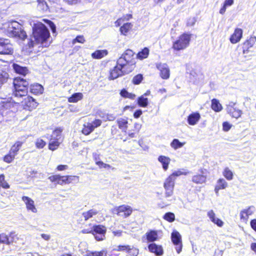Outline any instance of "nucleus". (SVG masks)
Wrapping results in <instances>:
<instances>
[{"mask_svg": "<svg viewBox=\"0 0 256 256\" xmlns=\"http://www.w3.org/2000/svg\"><path fill=\"white\" fill-rule=\"evenodd\" d=\"M61 132H62V130H59V129L56 130H54L53 132L51 138H54L55 140H61Z\"/></svg>", "mask_w": 256, "mask_h": 256, "instance_id": "nucleus-52", "label": "nucleus"}, {"mask_svg": "<svg viewBox=\"0 0 256 256\" xmlns=\"http://www.w3.org/2000/svg\"><path fill=\"white\" fill-rule=\"evenodd\" d=\"M94 127L90 122H86L83 125L82 132L84 135H88L94 130Z\"/></svg>", "mask_w": 256, "mask_h": 256, "instance_id": "nucleus-32", "label": "nucleus"}, {"mask_svg": "<svg viewBox=\"0 0 256 256\" xmlns=\"http://www.w3.org/2000/svg\"><path fill=\"white\" fill-rule=\"evenodd\" d=\"M130 246L128 245H124V246H118L116 248H115L114 250L117 252H121V251H126V252H128V250H130Z\"/></svg>", "mask_w": 256, "mask_h": 256, "instance_id": "nucleus-53", "label": "nucleus"}, {"mask_svg": "<svg viewBox=\"0 0 256 256\" xmlns=\"http://www.w3.org/2000/svg\"><path fill=\"white\" fill-rule=\"evenodd\" d=\"M0 29L8 36L18 37L24 39L26 37V33L22 29V26L16 21H8L2 23Z\"/></svg>", "mask_w": 256, "mask_h": 256, "instance_id": "nucleus-2", "label": "nucleus"}, {"mask_svg": "<svg viewBox=\"0 0 256 256\" xmlns=\"http://www.w3.org/2000/svg\"><path fill=\"white\" fill-rule=\"evenodd\" d=\"M164 218L169 222H172L175 220V216L174 214L172 212H167L164 216Z\"/></svg>", "mask_w": 256, "mask_h": 256, "instance_id": "nucleus-49", "label": "nucleus"}, {"mask_svg": "<svg viewBox=\"0 0 256 256\" xmlns=\"http://www.w3.org/2000/svg\"><path fill=\"white\" fill-rule=\"evenodd\" d=\"M149 54V50L147 48H145L137 54V58L139 59L142 60L146 58Z\"/></svg>", "mask_w": 256, "mask_h": 256, "instance_id": "nucleus-43", "label": "nucleus"}, {"mask_svg": "<svg viewBox=\"0 0 256 256\" xmlns=\"http://www.w3.org/2000/svg\"><path fill=\"white\" fill-rule=\"evenodd\" d=\"M68 180V184L72 182H78L79 180V177L78 176H66Z\"/></svg>", "mask_w": 256, "mask_h": 256, "instance_id": "nucleus-59", "label": "nucleus"}, {"mask_svg": "<svg viewBox=\"0 0 256 256\" xmlns=\"http://www.w3.org/2000/svg\"><path fill=\"white\" fill-rule=\"evenodd\" d=\"M85 40L84 37L82 36H77L76 38L73 40L72 43L73 44H74L76 42L83 44Z\"/></svg>", "mask_w": 256, "mask_h": 256, "instance_id": "nucleus-57", "label": "nucleus"}, {"mask_svg": "<svg viewBox=\"0 0 256 256\" xmlns=\"http://www.w3.org/2000/svg\"><path fill=\"white\" fill-rule=\"evenodd\" d=\"M188 173V172H186L184 170H180L174 171L170 176L176 180V176H179L181 175H186Z\"/></svg>", "mask_w": 256, "mask_h": 256, "instance_id": "nucleus-46", "label": "nucleus"}, {"mask_svg": "<svg viewBox=\"0 0 256 256\" xmlns=\"http://www.w3.org/2000/svg\"><path fill=\"white\" fill-rule=\"evenodd\" d=\"M128 256H137L138 254V250L133 246L130 248V250H128Z\"/></svg>", "mask_w": 256, "mask_h": 256, "instance_id": "nucleus-56", "label": "nucleus"}, {"mask_svg": "<svg viewBox=\"0 0 256 256\" xmlns=\"http://www.w3.org/2000/svg\"><path fill=\"white\" fill-rule=\"evenodd\" d=\"M201 174H196L192 176V182L196 184H202L206 182V176L204 175L203 170H202Z\"/></svg>", "mask_w": 256, "mask_h": 256, "instance_id": "nucleus-20", "label": "nucleus"}, {"mask_svg": "<svg viewBox=\"0 0 256 256\" xmlns=\"http://www.w3.org/2000/svg\"><path fill=\"white\" fill-rule=\"evenodd\" d=\"M46 142L42 139L38 138L36 140V146L37 148H42L46 146Z\"/></svg>", "mask_w": 256, "mask_h": 256, "instance_id": "nucleus-55", "label": "nucleus"}, {"mask_svg": "<svg viewBox=\"0 0 256 256\" xmlns=\"http://www.w3.org/2000/svg\"><path fill=\"white\" fill-rule=\"evenodd\" d=\"M148 250L155 254L156 256H162L164 254V250L162 246L152 243L148 246Z\"/></svg>", "mask_w": 256, "mask_h": 256, "instance_id": "nucleus-16", "label": "nucleus"}, {"mask_svg": "<svg viewBox=\"0 0 256 256\" xmlns=\"http://www.w3.org/2000/svg\"><path fill=\"white\" fill-rule=\"evenodd\" d=\"M15 156H16L9 152V153L4 156V160L7 163H10L14 159Z\"/></svg>", "mask_w": 256, "mask_h": 256, "instance_id": "nucleus-50", "label": "nucleus"}, {"mask_svg": "<svg viewBox=\"0 0 256 256\" xmlns=\"http://www.w3.org/2000/svg\"><path fill=\"white\" fill-rule=\"evenodd\" d=\"M18 102H4L2 104V106L6 109H12L15 106H17Z\"/></svg>", "mask_w": 256, "mask_h": 256, "instance_id": "nucleus-44", "label": "nucleus"}, {"mask_svg": "<svg viewBox=\"0 0 256 256\" xmlns=\"http://www.w3.org/2000/svg\"><path fill=\"white\" fill-rule=\"evenodd\" d=\"M243 31L240 28H236L233 34L230 38V42L232 44H236L242 38Z\"/></svg>", "mask_w": 256, "mask_h": 256, "instance_id": "nucleus-15", "label": "nucleus"}, {"mask_svg": "<svg viewBox=\"0 0 256 256\" xmlns=\"http://www.w3.org/2000/svg\"><path fill=\"white\" fill-rule=\"evenodd\" d=\"M226 110L230 116L236 118L240 117L242 114V111L236 108V104L234 102H230L226 106Z\"/></svg>", "mask_w": 256, "mask_h": 256, "instance_id": "nucleus-9", "label": "nucleus"}, {"mask_svg": "<svg viewBox=\"0 0 256 256\" xmlns=\"http://www.w3.org/2000/svg\"><path fill=\"white\" fill-rule=\"evenodd\" d=\"M87 256H107V250H103L100 252H92V251H88L86 252Z\"/></svg>", "mask_w": 256, "mask_h": 256, "instance_id": "nucleus-39", "label": "nucleus"}, {"mask_svg": "<svg viewBox=\"0 0 256 256\" xmlns=\"http://www.w3.org/2000/svg\"><path fill=\"white\" fill-rule=\"evenodd\" d=\"M106 228L102 225H96L93 226V232L96 234H106Z\"/></svg>", "mask_w": 256, "mask_h": 256, "instance_id": "nucleus-33", "label": "nucleus"}, {"mask_svg": "<svg viewBox=\"0 0 256 256\" xmlns=\"http://www.w3.org/2000/svg\"><path fill=\"white\" fill-rule=\"evenodd\" d=\"M60 175H54L52 176L48 177V179L50 180L52 182H56L57 184H58V180L60 178Z\"/></svg>", "mask_w": 256, "mask_h": 256, "instance_id": "nucleus-62", "label": "nucleus"}, {"mask_svg": "<svg viewBox=\"0 0 256 256\" xmlns=\"http://www.w3.org/2000/svg\"><path fill=\"white\" fill-rule=\"evenodd\" d=\"M92 234L94 236L95 239L98 241H102L105 239L106 234H96L92 233Z\"/></svg>", "mask_w": 256, "mask_h": 256, "instance_id": "nucleus-61", "label": "nucleus"}, {"mask_svg": "<svg viewBox=\"0 0 256 256\" xmlns=\"http://www.w3.org/2000/svg\"><path fill=\"white\" fill-rule=\"evenodd\" d=\"M83 98V94L81 92H77L73 94L68 99L70 102H76Z\"/></svg>", "mask_w": 256, "mask_h": 256, "instance_id": "nucleus-34", "label": "nucleus"}, {"mask_svg": "<svg viewBox=\"0 0 256 256\" xmlns=\"http://www.w3.org/2000/svg\"><path fill=\"white\" fill-rule=\"evenodd\" d=\"M13 49L10 41L8 39L0 38V54H10Z\"/></svg>", "mask_w": 256, "mask_h": 256, "instance_id": "nucleus-8", "label": "nucleus"}, {"mask_svg": "<svg viewBox=\"0 0 256 256\" xmlns=\"http://www.w3.org/2000/svg\"><path fill=\"white\" fill-rule=\"evenodd\" d=\"M134 55V52L132 50H127L126 52L122 54V57L124 60L128 62V64H132L133 56Z\"/></svg>", "mask_w": 256, "mask_h": 256, "instance_id": "nucleus-25", "label": "nucleus"}, {"mask_svg": "<svg viewBox=\"0 0 256 256\" xmlns=\"http://www.w3.org/2000/svg\"><path fill=\"white\" fill-rule=\"evenodd\" d=\"M91 124H92L94 130L96 128H98L101 125L102 121L100 120H96Z\"/></svg>", "mask_w": 256, "mask_h": 256, "instance_id": "nucleus-64", "label": "nucleus"}, {"mask_svg": "<svg viewBox=\"0 0 256 256\" xmlns=\"http://www.w3.org/2000/svg\"><path fill=\"white\" fill-rule=\"evenodd\" d=\"M68 178L66 176H60L58 180V184L62 185L64 184H68Z\"/></svg>", "mask_w": 256, "mask_h": 256, "instance_id": "nucleus-63", "label": "nucleus"}, {"mask_svg": "<svg viewBox=\"0 0 256 256\" xmlns=\"http://www.w3.org/2000/svg\"><path fill=\"white\" fill-rule=\"evenodd\" d=\"M156 67L160 71V74L162 78L167 80L170 76V70L166 64L157 63Z\"/></svg>", "mask_w": 256, "mask_h": 256, "instance_id": "nucleus-12", "label": "nucleus"}, {"mask_svg": "<svg viewBox=\"0 0 256 256\" xmlns=\"http://www.w3.org/2000/svg\"><path fill=\"white\" fill-rule=\"evenodd\" d=\"M13 68L16 73L22 76H26L28 72L26 68L21 66L17 64H14Z\"/></svg>", "mask_w": 256, "mask_h": 256, "instance_id": "nucleus-30", "label": "nucleus"}, {"mask_svg": "<svg viewBox=\"0 0 256 256\" xmlns=\"http://www.w3.org/2000/svg\"><path fill=\"white\" fill-rule=\"evenodd\" d=\"M22 200L24 202L26 208L28 211L33 213H36L38 212V209L34 204V202L31 198L26 196H23Z\"/></svg>", "mask_w": 256, "mask_h": 256, "instance_id": "nucleus-14", "label": "nucleus"}, {"mask_svg": "<svg viewBox=\"0 0 256 256\" xmlns=\"http://www.w3.org/2000/svg\"><path fill=\"white\" fill-rule=\"evenodd\" d=\"M228 186V182L222 178H219L214 187V192L217 196H218L220 190L226 189Z\"/></svg>", "mask_w": 256, "mask_h": 256, "instance_id": "nucleus-18", "label": "nucleus"}, {"mask_svg": "<svg viewBox=\"0 0 256 256\" xmlns=\"http://www.w3.org/2000/svg\"><path fill=\"white\" fill-rule=\"evenodd\" d=\"M120 96L124 98L134 100L136 96L135 94L128 92L126 90L123 89L120 92Z\"/></svg>", "mask_w": 256, "mask_h": 256, "instance_id": "nucleus-42", "label": "nucleus"}, {"mask_svg": "<svg viewBox=\"0 0 256 256\" xmlns=\"http://www.w3.org/2000/svg\"><path fill=\"white\" fill-rule=\"evenodd\" d=\"M158 160L161 163L164 170V171L167 170L170 162V159L168 157L160 156L158 158Z\"/></svg>", "mask_w": 256, "mask_h": 256, "instance_id": "nucleus-22", "label": "nucleus"}, {"mask_svg": "<svg viewBox=\"0 0 256 256\" xmlns=\"http://www.w3.org/2000/svg\"><path fill=\"white\" fill-rule=\"evenodd\" d=\"M138 104L140 107L146 108L148 104V98L141 96L138 98Z\"/></svg>", "mask_w": 256, "mask_h": 256, "instance_id": "nucleus-40", "label": "nucleus"}, {"mask_svg": "<svg viewBox=\"0 0 256 256\" xmlns=\"http://www.w3.org/2000/svg\"><path fill=\"white\" fill-rule=\"evenodd\" d=\"M256 211L255 207L250 206L248 208L242 210L240 214V220L244 222H246L250 216H252Z\"/></svg>", "mask_w": 256, "mask_h": 256, "instance_id": "nucleus-13", "label": "nucleus"}, {"mask_svg": "<svg viewBox=\"0 0 256 256\" xmlns=\"http://www.w3.org/2000/svg\"><path fill=\"white\" fill-rule=\"evenodd\" d=\"M133 212L132 208L127 204H122L112 209V212L124 218L130 216Z\"/></svg>", "mask_w": 256, "mask_h": 256, "instance_id": "nucleus-5", "label": "nucleus"}, {"mask_svg": "<svg viewBox=\"0 0 256 256\" xmlns=\"http://www.w3.org/2000/svg\"><path fill=\"white\" fill-rule=\"evenodd\" d=\"M30 91L35 94H42L44 91L42 86L38 84H32L30 88Z\"/></svg>", "mask_w": 256, "mask_h": 256, "instance_id": "nucleus-23", "label": "nucleus"}, {"mask_svg": "<svg viewBox=\"0 0 256 256\" xmlns=\"http://www.w3.org/2000/svg\"><path fill=\"white\" fill-rule=\"evenodd\" d=\"M8 244H10L16 240L18 239L17 235L14 232H10L8 236Z\"/></svg>", "mask_w": 256, "mask_h": 256, "instance_id": "nucleus-48", "label": "nucleus"}, {"mask_svg": "<svg viewBox=\"0 0 256 256\" xmlns=\"http://www.w3.org/2000/svg\"><path fill=\"white\" fill-rule=\"evenodd\" d=\"M8 236L6 234L4 233L0 234V243L8 244Z\"/></svg>", "mask_w": 256, "mask_h": 256, "instance_id": "nucleus-58", "label": "nucleus"}, {"mask_svg": "<svg viewBox=\"0 0 256 256\" xmlns=\"http://www.w3.org/2000/svg\"><path fill=\"white\" fill-rule=\"evenodd\" d=\"M98 213V211L96 209L92 208L84 212L82 215L84 220H87L88 219L93 218L94 216L96 215Z\"/></svg>", "mask_w": 256, "mask_h": 256, "instance_id": "nucleus-26", "label": "nucleus"}, {"mask_svg": "<svg viewBox=\"0 0 256 256\" xmlns=\"http://www.w3.org/2000/svg\"><path fill=\"white\" fill-rule=\"evenodd\" d=\"M200 115L198 112H193L190 114L188 118V122L190 125H196L200 120Z\"/></svg>", "mask_w": 256, "mask_h": 256, "instance_id": "nucleus-21", "label": "nucleus"}, {"mask_svg": "<svg viewBox=\"0 0 256 256\" xmlns=\"http://www.w3.org/2000/svg\"><path fill=\"white\" fill-rule=\"evenodd\" d=\"M133 25L130 22H126L120 28V32L122 34L127 36L128 33L132 30Z\"/></svg>", "mask_w": 256, "mask_h": 256, "instance_id": "nucleus-28", "label": "nucleus"}, {"mask_svg": "<svg viewBox=\"0 0 256 256\" xmlns=\"http://www.w3.org/2000/svg\"><path fill=\"white\" fill-rule=\"evenodd\" d=\"M37 8L38 10L42 12H47L48 10V6L45 0H37Z\"/></svg>", "mask_w": 256, "mask_h": 256, "instance_id": "nucleus-31", "label": "nucleus"}, {"mask_svg": "<svg viewBox=\"0 0 256 256\" xmlns=\"http://www.w3.org/2000/svg\"><path fill=\"white\" fill-rule=\"evenodd\" d=\"M142 76L140 74H138L133 78L132 82L134 84H140L142 80Z\"/></svg>", "mask_w": 256, "mask_h": 256, "instance_id": "nucleus-54", "label": "nucleus"}, {"mask_svg": "<svg viewBox=\"0 0 256 256\" xmlns=\"http://www.w3.org/2000/svg\"><path fill=\"white\" fill-rule=\"evenodd\" d=\"M43 20L48 24L50 27L51 28L52 32H55L56 30V28L54 24L50 20L44 19Z\"/></svg>", "mask_w": 256, "mask_h": 256, "instance_id": "nucleus-60", "label": "nucleus"}, {"mask_svg": "<svg viewBox=\"0 0 256 256\" xmlns=\"http://www.w3.org/2000/svg\"><path fill=\"white\" fill-rule=\"evenodd\" d=\"M174 184L175 180L170 176L166 179L164 183V188L165 190V198H168L172 196Z\"/></svg>", "mask_w": 256, "mask_h": 256, "instance_id": "nucleus-6", "label": "nucleus"}, {"mask_svg": "<svg viewBox=\"0 0 256 256\" xmlns=\"http://www.w3.org/2000/svg\"><path fill=\"white\" fill-rule=\"evenodd\" d=\"M2 186L4 188H8L9 184L4 180V176L3 174L0 175V187Z\"/></svg>", "mask_w": 256, "mask_h": 256, "instance_id": "nucleus-51", "label": "nucleus"}, {"mask_svg": "<svg viewBox=\"0 0 256 256\" xmlns=\"http://www.w3.org/2000/svg\"><path fill=\"white\" fill-rule=\"evenodd\" d=\"M148 242L159 240L162 236V232L160 230H149L145 234Z\"/></svg>", "mask_w": 256, "mask_h": 256, "instance_id": "nucleus-10", "label": "nucleus"}, {"mask_svg": "<svg viewBox=\"0 0 256 256\" xmlns=\"http://www.w3.org/2000/svg\"><path fill=\"white\" fill-rule=\"evenodd\" d=\"M222 175L228 180H231L233 179V172L228 167H226L224 168L222 172Z\"/></svg>", "mask_w": 256, "mask_h": 256, "instance_id": "nucleus-37", "label": "nucleus"}, {"mask_svg": "<svg viewBox=\"0 0 256 256\" xmlns=\"http://www.w3.org/2000/svg\"><path fill=\"white\" fill-rule=\"evenodd\" d=\"M14 91L13 95L15 97H22L26 96L28 94V82L20 77H17L14 80Z\"/></svg>", "mask_w": 256, "mask_h": 256, "instance_id": "nucleus-3", "label": "nucleus"}, {"mask_svg": "<svg viewBox=\"0 0 256 256\" xmlns=\"http://www.w3.org/2000/svg\"><path fill=\"white\" fill-rule=\"evenodd\" d=\"M22 144V142L20 141L16 142L11 148L10 152L14 154V156L17 154L18 152L21 148Z\"/></svg>", "mask_w": 256, "mask_h": 256, "instance_id": "nucleus-38", "label": "nucleus"}, {"mask_svg": "<svg viewBox=\"0 0 256 256\" xmlns=\"http://www.w3.org/2000/svg\"><path fill=\"white\" fill-rule=\"evenodd\" d=\"M8 78V72L6 70L0 68V88L7 82Z\"/></svg>", "mask_w": 256, "mask_h": 256, "instance_id": "nucleus-24", "label": "nucleus"}, {"mask_svg": "<svg viewBox=\"0 0 256 256\" xmlns=\"http://www.w3.org/2000/svg\"><path fill=\"white\" fill-rule=\"evenodd\" d=\"M171 240L174 245L176 246V250L180 254L182 250V236L176 230H174L171 234Z\"/></svg>", "mask_w": 256, "mask_h": 256, "instance_id": "nucleus-7", "label": "nucleus"}, {"mask_svg": "<svg viewBox=\"0 0 256 256\" xmlns=\"http://www.w3.org/2000/svg\"><path fill=\"white\" fill-rule=\"evenodd\" d=\"M123 58H124L122 56L118 58V60L117 61L116 66H120V68L124 70H125V68L127 66L128 64Z\"/></svg>", "mask_w": 256, "mask_h": 256, "instance_id": "nucleus-45", "label": "nucleus"}, {"mask_svg": "<svg viewBox=\"0 0 256 256\" xmlns=\"http://www.w3.org/2000/svg\"><path fill=\"white\" fill-rule=\"evenodd\" d=\"M212 108L215 112H218L222 110V106L217 100L213 99L212 100Z\"/></svg>", "mask_w": 256, "mask_h": 256, "instance_id": "nucleus-41", "label": "nucleus"}, {"mask_svg": "<svg viewBox=\"0 0 256 256\" xmlns=\"http://www.w3.org/2000/svg\"><path fill=\"white\" fill-rule=\"evenodd\" d=\"M185 142H180L178 139H174L170 143V146L174 148V150H176L178 148H182Z\"/></svg>", "mask_w": 256, "mask_h": 256, "instance_id": "nucleus-36", "label": "nucleus"}, {"mask_svg": "<svg viewBox=\"0 0 256 256\" xmlns=\"http://www.w3.org/2000/svg\"><path fill=\"white\" fill-rule=\"evenodd\" d=\"M30 24L32 26V37L34 40H30L28 42L29 48L33 47L36 43H40L44 47L48 46L49 44L48 40L50 36L48 29L41 22L32 24V22H30Z\"/></svg>", "mask_w": 256, "mask_h": 256, "instance_id": "nucleus-1", "label": "nucleus"}, {"mask_svg": "<svg viewBox=\"0 0 256 256\" xmlns=\"http://www.w3.org/2000/svg\"><path fill=\"white\" fill-rule=\"evenodd\" d=\"M118 66H115L114 68L110 71L109 78L110 80H114L118 77L122 76L128 72L126 71L125 70H122Z\"/></svg>", "mask_w": 256, "mask_h": 256, "instance_id": "nucleus-17", "label": "nucleus"}, {"mask_svg": "<svg viewBox=\"0 0 256 256\" xmlns=\"http://www.w3.org/2000/svg\"><path fill=\"white\" fill-rule=\"evenodd\" d=\"M117 124L118 128L122 131L126 132L128 128V121L127 119L120 118L117 120Z\"/></svg>", "mask_w": 256, "mask_h": 256, "instance_id": "nucleus-29", "label": "nucleus"}, {"mask_svg": "<svg viewBox=\"0 0 256 256\" xmlns=\"http://www.w3.org/2000/svg\"><path fill=\"white\" fill-rule=\"evenodd\" d=\"M62 142V140H55L54 138H50L48 146L49 148L52 150H56L58 147Z\"/></svg>", "mask_w": 256, "mask_h": 256, "instance_id": "nucleus-35", "label": "nucleus"}, {"mask_svg": "<svg viewBox=\"0 0 256 256\" xmlns=\"http://www.w3.org/2000/svg\"><path fill=\"white\" fill-rule=\"evenodd\" d=\"M256 42V36H250L244 43L248 48L252 47Z\"/></svg>", "mask_w": 256, "mask_h": 256, "instance_id": "nucleus-47", "label": "nucleus"}, {"mask_svg": "<svg viewBox=\"0 0 256 256\" xmlns=\"http://www.w3.org/2000/svg\"><path fill=\"white\" fill-rule=\"evenodd\" d=\"M22 105L24 110L32 111L38 106V103L32 97L28 96L22 102Z\"/></svg>", "mask_w": 256, "mask_h": 256, "instance_id": "nucleus-11", "label": "nucleus"}, {"mask_svg": "<svg viewBox=\"0 0 256 256\" xmlns=\"http://www.w3.org/2000/svg\"><path fill=\"white\" fill-rule=\"evenodd\" d=\"M207 215L210 220L218 226L222 227L224 225V222L216 216V214L212 210H209Z\"/></svg>", "mask_w": 256, "mask_h": 256, "instance_id": "nucleus-19", "label": "nucleus"}, {"mask_svg": "<svg viewBox=\"0 0 256 256\" xmlns=\"http://www.w3.org/2000/svg\"><path fill=\"white\" fill-rule=\"evenodd\" d=\"M108 54V50H97L92 54V56L95 59H100L106 56Z\"/></svg>", "mask_w": 256, "mask_h": 256, "instance_id": "nucleus-27", "label": "nucleus"}, {"mask_svg": "<svg viewBox=\"0 0 256 256\" xmlns=\"http://www.w3.org/2000/svg\"><path fill=\"white\" fill-rule=\"evenodd\" d=\"M190 39V34L184 33L173 42L172 48L176 51L183 50L189 46Z\"/></svg>", "mask_w": 256, "mask_h": 256, "instance_id": "nucleus-4", "label": "nucleus"}]
</instances>
